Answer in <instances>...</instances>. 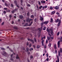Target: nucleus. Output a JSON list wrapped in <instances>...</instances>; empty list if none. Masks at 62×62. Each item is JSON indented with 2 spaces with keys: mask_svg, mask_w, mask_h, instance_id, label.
Masks as SVG:
<instances>
[{
  "mask_svg": "<svg viewBox=\"0 0 62 62\" xmlns=\"http://www.w3.org/2000/svg\"><path fill=\"white\" fill-rule=\"evenodd\" d=\"M41 28H39L38 30L39 31L38 32V37H39L40 36V33H41V31L42 30V28H43V23H42L41 24Z\"/></svg>",
  "mask_w": 62,
  "mask_h": 62,
  "instance_id": "1",
  "label": "nucleus"
},
{
  "mask_svg": "<svg viewBox=\"0 0 62 62\" xmlns=\"http://www.w3.org/2000/svg\"><path fill=\"white\" fill-rule=\"evenodd\" d=\"M46 31H47L48 33H50H50L51 34V35H53V28H50L49 29V28H47L46 30Z\"/></svg>",
  "mask_w": 62,
  "mask_h": 62,
  "instance_id": "2",
  "label": "nucleus"
},
{
  "mask_svg": "<svg viewBox=\"0 0 62 62\" xmlns=\"http://www.w3.org/2000/svg\"><path fill=\"white\" fill-rule=\"evenodd\" d=\"M60 52L59 51L58 52V54L59 56H60L61 54H60V53H62V49L61 48H60Z\"/></svg>",
  "mask_w": 62,
  "mask_h": 62,
  "instance_id": "3",
  "label": "nucleus"
},
{
  "mask_svg": "<svg viewBox=\"0 0 62 62\" xmlns=\"http://www.w3.org/2000/svg\"><path fill=\"white\" fill-rule=\"evenodd\" d=\"M28 20H29V23H30V21H32L33 20V19H31L30 18L29 19V18L28 17L27 18V19H26V22H28Z\"/></svg>",
  "mask_w": 62,
  "mask_h": 62,
  "instance_id": "4",
  "label": "nucleus"
},
{
  "mask_svg": "<svg viewBox=\"0 0 62 62\" xmlns=\"http://www.w3.org/2000/svg\"><path fill=\"white\" fill-rule=\"evenodd\" d=\"M57 60L56 61V62H59V57L58 55H57Z\"/></svg>",
  "mask_w": 62,
  "mask_h": 62,
  "instance_id": "5",
  "label": "nucleus"
},
{
  "mask_svg": "<svg viewBox=\"0 0 62 62\" xmlns=\"http://www.w3.org/2000/svg\"><path fill=\"white\" fill-rule=\"evenodd\" d=\"M60 41H58L57 44H58V48L60 47Z\"/></svg>",
  "mask_w": 62,
  "mask_h": 62,
  "instance_id": "6",
  "label": "nucleus"
},
{
  "mask_svg": "<svg viewBox=\"0 0 62 62\" xmlns=\"http://www.w3.org/2000/svg\"><path fill=\"white\" fill-rule=\"evenodd\" d=\"M28 39L29 41H31L32 42V43H34V41L32 39Z\"/></svg>",
  "mask_w": 62,
  "mask_h": 62,
  "instance_id": "7",
  "label": "nucleus"
},
{
  "mask_svg": "<svg viewBox=\"0 0 62 62\" xmlns=\"http://www.w3.org/2000/svg\"><path fill=\"white\" fill-rule=\"evenodd\" d=\"M60 23H61V20H59L58 24V26H59L60 25Z\"/></svg>",
  "mask_w": 62,
  "mask_h": 62,
  "instance_id": "8",
  "label": "nucleus"
},
{
  "mask_svg": "<svg viewBox=\"0 0 62 62\" xmlns=\"http://www.w3.org/2000/svg\"><path fill=\"white\" fill-rule=\"evenodd\" d=\"M14 3L15 4H16V5L17 7H18V8H19V6L17 5V1H14Z\"/></svg>",
  "mask_w": 62,
  "mask_h": 62,
  "instance_id": "9",
  "label": "nucleus"
},
{
  "mask_svg": "<svg viewBox=\"0 0 62 62\" xmlns=\"http://www.w3.org/2000/svg\"><path fill=\"white\" fill-rule=\"evenodd\" d=\"M16 11H17V9H15V10H13L12 11V13H13L14 12H15Z\"/></svg>",
  "mask_w": 62,
  "mask_h": 62,
  "instance_id": "10",
  "label": "nucleus"
},
{
  "mask_svg": "<svg viewBox=\"0 0 62 62\" xmlns=\"http://www.w3.org/2000/svg\"><path fill=\"white\" fill-rule=\"evenodd\" d=\"M48 22H49V21H45L44 22V24H46L48 23Z\"/></svg>",
  "mask_w": 62,
  "mask_h": 62,
  "instance_id": "11",
  "label": "nucleus"
},
{
  "mask_svg": "<svg viewBox=\"0 0 62 62\" xmlns=\"http://www.w3.org/2000/svg\"><path fill=\"white\" fill-rule=\"evenodd\" d=\"M50 39H54V37H49L48 36L47 37V39H50Z\"/></svg>",
  "mask_w": 62,
  "mask_h": 62,
  "instance_id": "12",
  "label": "nucleus"
},
{
  "mask_svg": "<svg viewBox=\"0 0 62 62\" xmlns=\"http://www.w3.org/2000/svg\"><path fill=\"white\" fill-rule=\"evenodd\" d=\"M55 12L54 11H53L51 13V15H52L54 14V13H55Z\"/></svg>",
  "mask_w": 62,
  "mask_h": 62,
  "instance_id": "13",
  "label": "nucleus"
},
{
  "mask_svg": "<svg viewBox=\"0 0 62 62\" xmlns=\"http://www.w3.org/2000/svg\"><path fill=\"white\" fill-rule=\"evenodd\" d=\"M51 45H52V44L51 43H49L48 45V47L50 48L51 46Z\"/></svg>",
  "mask_w": 62,
  "mask_h": 62,
  "instance_id": "14",
  "label": "nucleus"
},
{
  "mask_svg": "<svg viewBox=\"0 0 62 62\" xmlns=\"http://www.w3.org/2000/svg\"><path fill=\"white\" fill-rule=\"evenodd\" d=\"M41 3H44V4H45V1L43 0L41 1Z\"/></svg>",
  "mask_w": 62,
  "mask_h": 62,
  "instance_id": "15",
  "label": "nucleus"
},
{
  "mask_svg": "<svg viewBox=\"0 0 62 62\" xmlns=\"http://www.w3.org/2000/svg\"><path fill=\"white\" fill-rule=\"evenodd\" d=\"M55 9H58V6H56L55 8Z\"/></svg>",
  "mask_w": 62,
  "mask_h": 62,
  "instance_id": "16",
  "label": "nucleus"
},
{
  "mask_svg": "<svg viewBox=\"0 0 62 62\" xmlns=\"http://www.w3.org/2000/svg\"><path fill=\"white\" fill-rule=\"evenodd\" d=\"M16 59H19L20 58L19 56H18V55H17L16 56Z\"/></svg>",
  "mask_w": 62,
  "mask_h": 62,
  "instance_id": "17",
  "label": "nucleus"
},
{
  "mask_svg": "<svg viewBox=\"0 0 62 62\" xmlns=\"http://www.w3.org/2000/svg\"><path fill=\"white\" fill-rule=\"evenodd\" d=\"M43 18L42 17H41L40 19V20H41V21H43Z\"/></svg>",
  "mask_w": 62,
  "mask_h": 62,
  "instance_id": "18",
  "label": "nucleus"
},
{
  "mask_svg": "<svg viewBox=\"0 0 62 62\" xmlns=\"http://www.w3.org/2000/svg\"><path fill=\"white\" fill-rule=\"evenodd\" d=\"M37 48L39 49V48L40 47V46L39 45H38L37 46Z\"/></svg>",
  "mask_w": 62,
  "mask_h": 62,
  "instance_id": "19",
  "label": "nucleus"
},
{
  "mask_svg": "<svg viewBox=\"0 0 62 62\" xmlns=\"http://www.w3.org/2000/svg\"><path fill=\"white\" fill-rule=\"evenodd\" d=\"M50 22L51 23H52L53 22V18H51Z\"/></svg>",
  "mask_w": 62,
  "mask_h": 62,
  "instance_id": "20",
  "label": "nucleus"
},
{
  "mask_svg": "<svg viewBox=\"0 0 62 62\" xmlns=\"http://www.w3.org/2000/svg\"><path fill=\"white\" fill-rule=\"evenodd\" d=\"M19 17L20 19H22L23 18V16L21 15L19 16Z\"/></svg>",
  "mask_w": 62,
  "mask_h": 62,
  "instance_id": "21",
  "label": "nucleus"
},
{
  "mask_svg": "<svg viewBox=\"0 0 62 62\" xmlns=\"http://www.w3.org/2000/svg\"><path fill=\"white\" fill-rule=\"evenodd\" d=\"M59 34H60V32H59L57 33V36H59Z\"/></svg>",
  "mask_w": 62,
  "mask_h": 62,
  "instance_id": "22",
  "label": "nucleus"
},
{
  "mask_svg": "<svg viewBox=\"0 0 62 62\" xmlns=\"http://www.w3.org/2000/svg\"><path fill=\"white\" fill-rule=\"evenodd\" d=\"M32 23H33V21H31V23L30 24H29V26H30V25H31V24H32Z\"/></svg>",
  "mask_w": 62,
  "mask_h": 62,
  "instance_id": "23",
  "label": "nucleus"
},
{
  "mask_svg": "<svg viewBox=\"0 0 62 62\" xmlns=\"http://www.w3.org/2000/svg\"><path fill=\"white\" fill-rule=\"evenodd\" d=\"M59 19H57V20H56L55 22H58V21H59Z\"/></svg>",
  "mask_w": 62,
  "mask_h": 62,
  "instance_id": "24",
  "label": "nucleus"
},
{
  "mask_svg": "<svg viewBox=\"0 0 62 62\" xmlns=\"http://www.w3.org/2000/svg\"><path fill=\"white\" fill-rule=\"evenodd\" d=\"M54 48L55 49H56V45H54Z\"/></svg>",
  "mask_w": 62,
  "mask_h": 62,
  "instance_id": "25",
  "label": "nucleus"
},
{
  "mask_svg": "<svg viewBox=\"0 0 62 62\" xmlns=\"http://www.w3.org/2000/svg\"><path fill=\"white\" fill-rule=\"evenodd\" d=\"M33 50V48H30V51H32Z\"/></svg>",
  "mask_w": 62,
  "mask_h": 62,
  "instance_id": "26",
  "label": "nucleus"
},
{
  "mask_svg": "<svg viewBox=\"0 0 62 62\" xmlns=\"http://www.w3.org/2000/svg\"><path fill=\"white\" fill-rule=\"evenodd\" d=\"M38 3L39 5H41V3H40V1H38Z\"/></svg>",
  "mask_w": 62,
  "mask_h": 62,
  "instance_id": "27",
  "label": "nucleus"
},
{
  "mask_svg": "<svg viewBox=\"0 0 62 62\" xmlns=\"http://www.w3.org/2000/svg\"><path fill=\"white\" fill-rule=\"evenodd\" d=\"M28 25V23L26 24L25 25L23 26H27Z\"/></svg>",
  "mask_w": 62,
  "mask_h": 62,
  "instance_id": "28",
  "label": "nucleus"
},
{
  "mask_svg": "<svg viewBox=\"0 0 62 62\" xmlns=\"http://www.w3.org/2000/svg\"><path fill=\"white\" fill-rule=\"evenodd\" d=\"M31 18H34V15H32L31 16Z\"/></svg>",
  "mask_w": 62,
  "mask_h": 62,
  "instance_id": "29",
  "label": "nucleus"
},
{
  "mask_svg": "<svg viewBox=\"0 0 62 62\" xmlns=\"http://www.w3.org/2000/svg\"><path fill=\"white\" fill-rule=\"evenodd\" d=\"M32 46V45L31 44H30L29 45V47H31Z\"/></svg>",
  "mask_w": 62,
  "mask_h": 62,
  "instance_id": "30",
  "label": "nucleus"
},
{
  "mask_svg": "<svg viewBox=\"0 0 62 62\" xmlns=\"http://www.w3.org/2000/svg\"><path fill=\"white\" fill-rule=\"evenodd\" d=\"M46 29V27H44L43 29V30H45Z\"/></svg>",
  "mask_w": 62,
  "mask_h": 62,
  "instance_id": "31",
  "label": "nucleus"
},
{
  "mask_svg": "<svg viewBox=\"0 0 62 62\" xmlns=\"http://www.w3.org/2000/svg\"><path fill=\"white\" fill-rule=\"evenodd\" d=\"M50 9L52 10V9H53V8L52 7H50Z\"/></svg>",
  "mask_w": 62,
  "mask_h": 62,
  "instance_id": "32",
  "label": "nucleus"
},
{
  "mask_svg": "<svg viewBox=\"0 0 62 62\" xmlns=\"http://www.w3.org/2000/svg\"><path fill=\"white\" fill-rule=\"evenodd\" d=\"M4 10H7V9H8V8H4Z\"/></svg>",
  "mask_w": 62,
  "mask_h": 62,
  "instance_id": "33",
  "label": "nucleus"
},
{
  "mask_svg": "<svg viewBox=\"0 0 62 62\" xmlns=\"http://www.w3.org/2000/svg\"><path fill=\"white\" fill-rule=\"evenodd\" d=\"M42 8V6H40L39 7V9H40L41 8Z\"/></svg>",
  "mask_w": 62,
  "mask_h": 62,
  "instance_id": "34",
  "label": "nucleus"
},
{
  "mask_svg": "<svg viewBox=\"0 0 62 62\" xmlns=\"http://www.w3.org/2000/svg\"><path fill=\"white\" fill-rule=\"evenodd\" d=\"M46 57H48V54L47 53L46 54Z\"/></svg>",
  "mask_w": 62,
  "mask_h": 62,
  "instance_id": "35",
  "label": "nucleus"
},
{
  "mask_svg": "<svg viewBox=\"0 0 62 62\" xmlns=\"http://www.w3.org/2000/svg\"><path fill=\"white\" fill-rule=\"evenodd\" d=\"M42 45L43 46H44V43H41Z\"/></svg>",
  "mask_w": 62,
  "mask_h": 62,
  "instance_id": "36",
  "label": "nucleus"
},
{
  "mask_svg": "<svg viewBox=\"0 0 62 62\" xmlns=\"http://www.w3.org/2000/svg\"><path fill=\"white\" fill-rule=\"evenodd\" d=\"M45 38H46V37L45 36H44V37H43L42 39H45Z\"/></svg>",
  "mask_w": 62,
  "mask_h": 62,
  "instance_id": "37",
  "label": "nucleus"
},
{
  "mask_svg": "<svg viewBox=\"0 0 62 62\" xmlns=\"http://www.w3.org/2000/svg\"><path fill=\"white\" fill-rule=\"evenodd\" d=\"M14 29H17V28L16 27H14Z\"/></svg>",
  "mask_w": 62,
  "mask_h": 62,
  "instance_id": "38",
  "label": "nucleus"
},
{
  "mask_svg": "<svg viewBox=\"0 0 62 62\" xmlns=\"http://www.w3.org/2000/svg\"><path fill=\"white\" fill-rule=\"evenodd\" d=\"M3 53L5 54H7V53H6L5 51H3Z\"/></svg>",
  "mask_w": 62,
  "mask_h": 62,
  "instance_id": "39",
  "label": "nucleus"
},
{
  "mask_svg": "<svg viewBox=\"0 0 62 62\" xmlns=\"http://www.w3.org/2000/svg\"><path fill=\"white\" fill-rule=\"evenodd\" d=\"M44 48L45 49H46V45H45L44 46Z\"/></svg>",
  "mask_w": 62,
  "mask_h": 62,
  "instance_id": "40",
  "label": "nucleus"
},
{
  "mask_svg": "<svg viewBox=\"0 0 62 62\" xmlns=\"http://www.w3.org/2000/svg\"><path fill=\"white\" fill-rule=\"evenodd\" d=\"M26 50L27 51H29V48H27Z\"/></svg>",
  "mask_w": 62,
  "mask_h": 62,
  "instance_id": "41",
  "label": "nucleus"
},
{
  "mask_svg": "<svg viewBox=\"0 0 62 62\" xmlns=\"http://www.w3.org/2000/svg\"><path fill=\"white\" fill-rule=\"evenodd\" d=\"M60 41V42H62V39H61L59 41Z\"/></svg>",
  "mask_w": 62,
  "mask_h": 62,
  "instance_id": "42",
  "label": "nucleus"
},
{
  "mask_svg": "<svg viewBox=\"0 0 62 62\" xmlns=\"http://www.w3.org/2000/svg\"><path fill=\"white\" fill-rule=\"evenodd\" d=\"M34 21L35 22H37V19H34Z\"/></svg>",
  "mask_w": 62,
  "mask_h": 62,
  "instance_id": "43",
  "label": "nucleus"
},
{
  "mask_svg": "<svg viewBox=\"0 0 62 62\" xmlns=\"http://www.w3.org/2000/svg\"><path fill=\"white\" fill-rule=\"evenodd\" d=\"M46 61H49V58H47L46 59Z\"/></svg>",
  "mask_w": 62,
  "mask_h": 62,
  "instance_id": "44",
  "label": "nucleus"
},
{
  "mask_svg": "<svg viewBox=\"0 0 62 62\" xmlns=\"http://www.w3.org/2000/svg\"><path fill=\"white\" fill-rule=\"evenodd\" d=\"M9 17L10 18H11V17H12V15H10L9 16Z\"/></svg>",
  "mask_w": 62,
  "mask_h": 62,
  "instance_id": "45",
  "label": "nucleus"
},
{
  "mask_svg": "<svg viewBox=\"0 0 62 62\" xmlns=\"http://www.w3.org/2000/svg\"><path fill=\"white\" fill-rule=\"evenodd\" d=\"M44 7H45V8H47V6H45Z\"/></svg>",
  "mask_w": 62,
  "mask_h": 62,
  "instance_id": "46",
  "label": "nucleus"
},
{
  "mask_svg": "<svg viewBox=\"0 0 62 62\" xmlns=\"http://www.w3.org/2000/svg\"><path fill=\"white\" fill-rule=\"evenodd\" d=\"M55 54H57V50H55Z\"/></svg>",
  "mask_w": 62,
  "mask_h": 62,
  "instance_id": "47",
  "label": "nucleus"
},
{
  "mask_svg": "<svg viewBox=\"0 0 62 62\" xmlns=\"http://www.w3.org/2000/svg\"><path fill=\"white\" fill-rule=\"evenodd\" d=\"M41 43H44V40H42Z\"/></svg>",
  "mask_w": 62,
  "mask_h": 62,
  "instance_id": "48",
  "label": "nucleus"
},
{
  "mask_svg": "<svg viewBox=\"0 0 62 62\" xmlns=\"http://www.w3.org/2000/svg\"><path fill=\"white\" fill-rule=\"evenodd\" d=\"M26 45H27V46H28V45H29V44H28V42H27V43H26Z\"/></svg>",
  "mask_w": 62,
  "mask_h": 62,
  "instance_id": "49",
  "label": "nucleus"
},
{
  "mask_svg": "<svg viewBox=\"0 0 62 62\" xmlns=\"http://www.w3.org/2000/svg\"><path fill=\"white\" fill-rule=\"evenodd\" d=\"M33 56H30V58H31V59H32V58H33Z\"/></svg>",
  "mask_w": 62,
  "mask_h": 62,
  "instance_id": "50",
  "label": "nucleus"
},
{
  "mask_svg": "<svg viewBox=\"0 0 62 62\" xmlns=\"http://www.w3.org/2000/svg\"><path fill=\"white\" fill-rule=\"evenodd\" d=\"M27 6H28V7H30V4H27Z\"/></svg>",
  "mask_w": 62,
  "mask_h": 62,
  "instance_id": "51",
  "label": "nucleus"
},
{
  "mask_svg": "<svg viewBox=\"0 0 62 62\" xmlns=\"http://www.w3.org/2000/svg\"><path fill=\"white\" fill-rule=\"evenodd\" d=\"M46 44H47V43H48V40H46Z\"/></svg>",
  "mask_w": 62,
  "mask_h": 62,
  "instance_id": "52",
  "label": "nucleus"
},
{
  "mask_svg": "<svg viewBox=\"0 0 62 62\" xmlns=\"http://www.w3.org/2000/svg\"><path fill=\"white\" fill-rule=\"evenodd\" d=\"M4 24V22H3L2 23V25H3Z\"/></svg>",
  "mask_w": 62,
  "mask_h": 62,
  "instance_id": "53",
  "label": "nucleus"
},
{
  "mask_svg": "<svg viewBox=\"0 0 62 62\" xmlns=\"http://www.w3.org/2000/svg\"><path fill=\"white\" fill-rule=\"evenodd\" d=\"M13 56V54H12L11 55V58H12V57Z\"/></svg>",
  "mask_w": 62,
  "mask_h": 62,
  "instance_id": "54",
  "label": "nucleus"
},
{
  "mask_svg": "<svg viewBox=\"0 0 62 62\" xmlns=\"http://www.w3.org/2000/svg\"><path fill=\"white\" fill-rule=\"evenodd\" d=\"M11 6L12 7H13V4H11Z\"/></svg>",
  "mask_w": 62,
  "mask_h": 62,
  "instance_id": "55",
  "label": "nucleus"
},
{
  "mask_svg": "<svg viewBox=\"0 0 62 62\" xmlns=\"http://www.w3.org/2000/svg\"><path fill=\"white\" fill-rule=\"evenodd\" d=\"M0 49H2V50H4V48L2 47H1Z\"/></svg>",
  "mask_w": 62,
  "mask_h": 62,
  "instance_id": "56",
  "label": "nucleus"
},
{
  "mask_svg": "<svg viewBox=\"0 0 62 62\" xmlns=\"http://www.w3.org/2000/svg\"><path fill=\"white\" fill-rule=\"evenodd\" d=\"M4 13V14L6 13V11H4L3 12Z\"/></svg>",
  "mask_w": 62,
  "mask_h": 62,
  "instance_id": "57",
  "label": "nucleus"
},
{
  "mask_svg": "<svg viewBox=\"0 0 62 62\" xmlns=\"http://www.w3.org/2000/svg\"><path fill=\"white\" fill-rule=\"evenodd\" d=\"M44 8H45V7L44 6H43L42 7V9H44Z\"/></svg>",
  "mask_w": 62,
  "mask_h": 62,
  "instance_id": "58",
  "label": "nucleus"
},
{
  "mask_svg": "<svg viewBox=\"0 0 62 62\" xmlns=\"http://www.w3.org/2000/svg\"><path fill=\"white\" fill-rule=\"evenodd\" d=\"M5 5L6 6H8V5H7V3H5Z\"/></svg>",
  "mask_w": 62,
  "mask_h": 62,
  "instance_id": "59",
  "label": "nucleus"
},
{
  "mask_svg": "<svg viewBox=\"0 0 62 62\" xmlns=\"http://www.w3.org/2000/svg\"><path fill=\"white\" fill-rule=\"evenodd\" d=\"M27 16H28L29 15V13L28 12L27 14Z\"/></svg>",
  "mask_w": 62,
  "mask_h": 62,
  "instance_id": "60",
  "label": "nucleus"
},
{
  "mask_svg": "<svg viewBox=\"0 0 62 62\" xmlns=\"http://www.w3.org/2000/svg\"><path fill=\"white\" fill-rule=\"evenodd\" d=\"M32 11H33V10L31 9V12H32Z\"/></svg>",
  "mask_w": 62,
  "mask_h": 62,
  "instance_id": "61",
  "label": "nucleus"
},
{
  "mask_svg": "<svg viewBox=\"0 0 62 62\" xmlns=\"http://www.w3.org/2000/svg\"><path fill=\"white\" fill-rule=\"evenodd\" d=\"M27 53H28V54H30V52H29L28 51L27 52Z\"/></svg>",
  "mask_w": 62,
  "mask_h": 62,
  "instance_id": "62",
  "label": "nucleus"
},
{
  "mask_svg": "<svg viewBox=\"0 0 62 62\" xmlns=\"http://www.w3.org/2000/svg\"><path fill=\"white\" fill-rule=\"evenodd\" d=\"M34 41L35 42H36V39H34Z\"/></svg>",
  "mask_w": 62,
  "mask_h": 62,
  "instance_id": "63",
  "label": "nucleus"
},
{
  "mask_svg": "<svg viewBox=\"0 0 62 62\" xmlns=\"http://www.w3.org/2000/svg\"><path fill=\"white\" fill-rule=\"evenodd\" d=\"M33 46L34 47V48H35V46L34 45H33Z\"/></svg>",
  "mask_w": 62,
  "mask_h": 62,
  "instance_id": "64",
  "label": "nucleus"
}]
</instances>
